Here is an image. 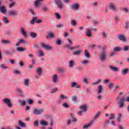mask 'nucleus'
Instances as JSON below:
<instances>
[{"instance_id":"nucleus-1","label":"nucleus","mask_w":129,"mask_h":129,"mask_svg":"<svg viewBox=\"0 0 129 129\" xmlns=\"http://www.w3.org/2000/svg\"><path fill=\"white\" fill-rule=\"evenodd\" d=\"M107 56V53L106 51H102L99 55V59L101 62H104L105 59H106V56Z\"/></svg>"},{"instance_id":"nucleus-2","label":"nucleus","mask_w":129,"mask_h":129,"mask_svg":"<svg viewBox=\"0 0 129 129\" xmlns=\"http://www.w3.org/2000/svg\"><path fill=\"white\" fill-rule=\"evenodd\" d=\"M43 112L44 109H37L36 108H33V114H35V115H40V114H42Z\"/></svg>"},{"instance_id":"nucleus-3","label":"nucleus","mask_w":129,"mask_h":129,"mask_svg":"<svg viewBox=\"0 0 129 129\" xmlns=\"http://www.w3.org/2000/svg\"><path fill=\"white\" fill-rule=\"evenodd\" d=\"M42 72H43V70H42V68H37L36 69V74L35 75V78L37 79H39L41 76L42 75Z\"/></svg>"},{"instance_id":"nucleus-4","label":"nucleus","mask_w":129,"mask_h":129,"mask_svg":"<svg viewBox=\"0 0 129 129\" xmlns=\"http://www.w3.org/2000/svg\"><path fill=\"white\" fill-rule=\"evenodd\" d=\"M3 102L5 104H7L9 108L13 107V104L11 102V100L8 98H5L3 100Z\"/></svg>"},{"instance_id":"nucleus-5","label":"nucleus","mask_w":129,"mask_h":129,"mask_svg":"<svg viewBox=\"0 0 129 129\" xmlns=\"http://www.w3.org/2000/svg\"><path fill=\"white\" fill-rule=\"evenodd\" d=\"M124 101H125V99L124 98H122L120 99L119 102L117 103L118 105V107L121 108L124 106Z\"/></svg>"},{"instance_id":"nucleus-6","label":"nucleus","mask_w":129,"mask_h":129,"mask_svg":"<svg viewBox=\"0 0 129 129\" xmlns=\"http://www.w3.org/2000/svg\"><path fill=\"white\" fill-rule=\"evenodd\" d=\"M79 4L75 3L72 5L71 8L73 11H78L79 10Z\"/></svg>"},{"instance_id":"nucleus-7","label":"nucleus","mask_w":129,"mask_h":129,"mask_svg":"<svg viewBox=\"0 0 129 129\" xmlns=\"http://www.w3.org/2000/svg\"><path fill=\"white\" fill-rule=\"evenodd\" d=\"M17 15H18V11L15 10H11L8 13V16L11 17H15Z\"/></svg>"},{"instance_id":"nucleus-8","label":"nucleus","mask_w":129,"mask_h":129,"mask_svg":"<svg viewBox=\"0 0 129 129\" xmlns=\"http://www.w3.org/2000/svg\"><path fill=\"white\" fill-rule=\"evenodd\" d=\"M41 46L42 48L45 49V50H52V47H51L49 45H47L45 44V43H42L41 44Z\"/></svg>"},{"instance_id":"nucleus-9","label":"nucleus","mask_w":129,"mask_h":129,"mask_svg":"<svg viewBox=\"0 0 129 129\" xmlns=\"http://www.w3.org/2000/svg\"><path fill=\"white\" fill-rule=\"evenodd\" d=\"M71 87H72V88H74V87H76V88H78V89H80V85L78 84L76 82H73L71 84Z\"/></svg>"},{"instance_id":"nucleus-10","label":"nucleus","mask_w":129,"mask_h":129,"mask_svg":"<svg viewBox=\"0 0 129 129\" xmlns=\"http://www.w3.org/2000/svg\"><path fill=\"white\" fill-rule=\"evenodd\" d=\"M119 40L122 41V42H126V38L123 35L119 34L118 36Z\"/></svg>"},{"instance_id":"nucleus-11","label":"nucleus","mask_w":129,"mask_h":129,"mask_svg":"<svg viewBox=\"0 0 129 129\" xmlns=\"http://www.w3.org/2000/svg\"><path fill=\"white\" fill-rule=\"evenodd\" d=\"M20 33L25 38L27 37V32H26V30H25L24 27L20 28Z\"/></svg>"},{"instance_id":"nucleus-12","label":"nucleus","mask_w":129,"mask_h":129,"mask_svg":"<svg viewBox=\"0 0 129 129\" xmlns=\"http://www.w3.org/2000/svg\"><path fill=\"white\" fill-rule=\"evenodd\" d=\"M109 68L111 71H114V72H118L119 71V69L117 67L110 66H109Z\"/></svg>"},{"instance_id":"nucleus-13","label":"nucleus","mask_w":129,"mask_h":129,"mask_svg":"<svg viewBox=\"0 0 129 129\" xmlns=\"http://www.w3.org/2000/svg\"><path fill=\"white\" fill-rule=\"evenodd\" d=\"M55 4H56V5H57L58 9H62V8H63V4L61 2V1H56L55 2Z\"/></svg>"},{"instance_id":"nucleus-14","label":"nucleus","mask_w":129,"mask_h":129,"mask_svg":"<svg viewBox=\"0 0 129 129\" xmlns=\"http://www.w3.org/2000/svg\"><path fill=\"white\" fill-rule=\"evenodd\" d=\"M94 122V120H91L90 123L84 125L83 126V129L88 128V127H89V126H90V125H91V124H92Z\"/></svg>"},{"instance_id":"nucleus-15","label":"nucleus","mask_w":129,"mask_h":129,"mask_svg":"<svg viewBox=\"0 0 129 129\" xmlns=\"http://www.w3.org/2000/svg\"><path fill=\"white\" fill-rule=\"evenodd\" d=\"M0 11L2 14H6L7 13V7L4 6H2L0 7Z\"/></svg>"},{"instance_id":"nucleus-16","label":"nucleus","mask_w":129,"mask_h":129,"mask_svg":"<svg viewBox=\"0 0 129 129\" xmlns=\"http://www.w3.org/2000/svg\"><path fill=\"white\" fill-rule=\"evenodd\" d=\"M41 5H42V1H36L34 2V8H38Z\"/></svg>"},{"instance_id":"nucleus-17","label":"nucleus","mask_w":129,"mask_h":129,"mask_svg":"<svg viewBox=\"0 0 129 129\" xmlns=\"http://www.w3.org/2000/svg\"><path fill=\"white\" fill-rule=\"evenodd\" d=\"M65 47H66V48H69V49H70V50H71V51H72V50H73L74 49H78V48H79V45H77L74 47H70V45H69L68 44H67L65 45Z\"/></svg>"},{"instance_id":"nucleus-18","label":"nucleus","mask_w":129,"mask_h":129,"mask_svg":"<svg viewBox=\"0 0 129 129\" xmlns=\"http://www.w3.org/2000/svg\"><path fill=\"white\" fill-rule=\"evenodd\" d=\"M52 82L53 83H57L58 82V76L57 75H54L52 76Z\"/></svg>"},{"instance_id":"nucleus-19","label":"nucleus","mask_w":129,"mask_h":129,"mask_svg":"<svg viewBox=\"0 0 129 129\" xmlns=\"http://www.w3.org/2000/svg\"><path fill=\"white\" fill-rule=\"evenodd\" d=\"M80 108L82 111H83L84 112H85L87 110V107L86 105H83L82 106H81L80 107Z\"/></svg>"},{"instance_id":"nucleus-20","label":"nucleus","mask_w":129,"mask_h":129,"mask_svg":"<svg viewBox=\"0 0 129 129\" xmlns=\"http://www.w3.org/2000/svg\"><path fill=\"white\" fill-rule=\"evenodd\" d=\"M109 7L112 10V11H113V12H116V7L111 3L109 4Z\"/></svg>"},{"instance_id":"nucleus-21","label":"nucleus","mask_w":129,"mask_h":129,"mask_svg":"<svg viewBox=\"0 0 129 129\" xmlns=\"http://www.w3.org/2000/svg\"><path fill=\"white\" fill-rule=\"evenodd\" d=\"M18 124L21 127H26V123L23 122L22 120L18 121Z\"/></svg>"},{"instance_id":"nucleus-22","label":"nucleus","mask_w":129,"mask_h":129,"mask_svg":"<svg viewBox=\"0 0 129 129\" xmlns=\"http://www.w3.org/2000/svg\"><path fill=\"white\" fill-rule=\"evenodd\" d=\"M84 54L87 58H90V54L88 52V50L85 49L84 51Z\"/></svg>"},{"instance_id":"nucleus-23","label":"nucleus","mask_w":129,"mask_h":129,"mask_svg":"<svg viewBox=\"0 0 129 129\" xmlns=\"http://www.w3.org/2000/svg\"><path fill=\"white\" fill-rule=\"evenodd\" d=\"M19 102L20 105H22V106H25V105H26V101H25L24 100L19 99Z\"/></svg>"},{"instance_id":"nucleus-24","label":"nucleus","mask_w":129,"mask_h":129,"mask_svg":"<svg viewBox=\"0 0 129 129\" xmlns=\"http://www.w3.org/2000/svg\"><path fill=\"white\" fill-rule=\"evenodd\" d=\"M113 50H114V52H119V51H121L122 48L120 46H117V47H114L113 48Z\"/></svg>"},{"instance_id":"nucleus-25","label":"nucleus","mask_w":129,"mask_h":129,"mask_svg":"<svg viewBox=\"0 0 129 129\" xmlns=\"http://www.w3.org/2000/svg\"><path fill=\"white\" fill-rule=\"evenodd\" d=\"M69 64L70 68H73V67H74V61L73 60H70L69 61Z\"/></svg>"},{"instance_id":"nucleus-26","label":"nucleus","mask_w":129,"mask_h":129,"mask_svg":"<svg viewBox=\"0 0 129 129\" xmlns=\"http://www.w3.org/2000/svg\"><path fill=\"white\" fill-rule=\"evenodd\" d=\"M83 66H87V64H89V61L88 60H84L81 62Z\"/></svg>"},{"instance_id":"nucleus-27","label":"nucleus","mask_w":129,"mask_h":129,"mask_svg":"<svg viewBox=\"0 0 129 129\" xmlns=\"http://www.w3.org/2000/svg\"><path fill=\"white\" fill-rule=\"evenodd\" d=\"M121 73L123 75H126V74H127V73H128V69H125L124 70H122L121 71Z\"/></svg>"},{"instance_id":"nucleus-28","label":"nucleus","mask_w":129,"mask_h":129,"mask_svg":"<svg viewBox=\"0 0 129 129\" xmlns=\"http://www.w3.org/2000/svg\"><path fill=\"white\" fill-rule=\"evenodd\" d=\"M102 92V86L99 85L98 86V94H100Z\"/></svg>"},{"instance_id":"nucleus-29","label":"nucleus","mask_w":129,"mask_h":129,"mask_svg":"<svg viewBox=\"0 0 129 129\" xmlns=\"http://www.w3.org/2000/svg\"><path fill=\"white\" fill-rule=\"evenodd\" d=\"M2 43L3 44H5L6 45H9V44L11 43V41L9 40H2Z\"/></svg>"},{"instance_id":"nucleus-30","label":"nucleus","mask_w":129,"mask_h":129,"mask_svg":"<svg viewBox=\"0 0 129 129\" xmlns=\"http://www.w3.org/2000/svg\"><path fill=\"white\" fill-rule=\"evenodd\" d=\"M30 36L31 38L34 39L37 37V34H36L35 32H31L30 33Z\"/></svg>"},{"instance_id":"nucleus-31","label":"nucleus","mask_w":129,"mask_h":129,"mask_svg":"<svg viewBox=\"0 0 129 129\" xmlns=\"http://www.w3.org/2000/svg\"><path fill=\"white\" fill-rule=\"evenodd\" d=\"M40 123L41 125H43V126L48 125V123L44 120H41L40 121Z\"/></svg>"},{"instance_id":"nucleus-32","label":"nucleus","mask_w":129,"mask_h":129,"mask_svg":"<svg viewBox=\"0 0 129 129\" xmlns=\"http://www.w3.org/2000/svg\"><path fill=\"white\" fill-rule=\"evenodd\" d=\"M117 120L118 122H120L121 121V114L119 113L118 114V116L117 117Z\"/></svg>"},{"instance_id":"nucleus-33","label":"nucleus","mask_w":129,"mask_h":129,"mask_svg":"<svg viewBox=\"0 0 129 129\" xmlns=\"http://www.w3.org/2000/svg\"><path fill=\"white\" fill-rule=\"evenodd\" d=\"M3 22L5 24H9V23H10V21H9V19H8V18L6 17L3 18Z\"/></svg>"},{"instance_id":"nucleus-34","label":"nucleus","mask_w":129,"mask_h":129,"mask_svg":"<svg viewBox=\"0 0 129 129\" xmlns=\"http://www.w3.org/2000/svg\"><path fill=\"white\" fill-rule=\"evenodd\" d=\"M81 50H79L76 51H74L73 54V55H80V54H81Z\"/></svg>"},{"instance_id":"nucleus-35","label":"nucleus","mask_w":129,"mask_h":129,"mask_svg":"<svg viewBox=\"0 0 129 129\" xmlns=\"http://www.w3.org/2000/svg\"><path fill=\"white\" fill-rule=\"evenodd\" d=\"M37 17H33L32 20L30 21V24L31 25H34L35 24V22H36V20H37Z\"/></svg>"},{"instance_id":"nucleus-36","label":"nucleus","mask_w":129,"mask_h":129,"mask_svg":"<svg viewBox=\"0 0 129 129\" xmlns=\"http://www.w3.org/2000/svg\"><path fill=\"white\" fill-rule=\"evenodd\" d=\"M99 115H100V112H98L95 115L94 117V119H93V120H96V119H97V118H98V117L99 116Z\"/></svg>"},{"instance_id":"nucleus-37","label":"nucleus","mask_w":129,"mask_h":129,"mask_svg":"<svg viewBox=\"0 0 129 129\" xmlns=\"http://www.w3.org/2000/svg\"><path fill=\"white\" fill-rule=\"evenodd\" d=\"M25 48H22V47H17L16 48L17 51H18V52H23L24 51H25Z\"/></svg>"},{"instance_id":"nucleus-38","label":"nucleus","mask_w":129,"mask_h":129,"mask_svg":"<svg viewBox=\"0 0 129 129\" xmlns=\"http://www.w3.org/2000/svg\"><path fill=\"white\" fill-rule=\"evenodd\" d=\"M0 67H1L3 69H10V68L6 66V64H0Z\"/></svg>"},{"instance_id":"nucleus-39","label":"nucleus","mask_w":129,"mask_h":129,"mask_svg":"<svg viewBox=\"0 0 129 129\" xmlns=\"http://www.w3.org/2000/svg\"><path fill=\"white\" fill-rule=\"evenodd\" d=\"M86 36H87V37H91V32H90V29H88L87 30Z\"/></svg>"},{"instance_id":"nucleus-40","label":"nucleus","mask_w":129,"mask_h":129,"mask_svg":"<svg viewBox=\"0 0 129 129\" xmlns=\"http://www.w3.org/2000/svg\"><path fill=\"white\" fill-rule=\"evenodd\" d=\"M59 98L60 99H62V100L64 99H67L68 98V96H65L63 95H59Z\"/></svg>"},{"instance_id":"nucleus-41","label":"nucleus","mask_w":129,"mask_h":129,"mask_svg":"<svg viewBox=\"0 0 129 129\" xmlns=\"http://www.w3.org/2000/svg\"><path fill=\"white\" fill-rule=\"evenodd\" d=\"M122 51H128L129 47L127 46H123L122 48Z\"/></svg>"},{"instance_id":"nucleus-42","label":"nucleus","mask_w":129,"mask_h":129,"mask_svg":"<svg viewBox=\"0 0 129 129\" xmlns=\"http://www.w3.org/2000/svg\"><path fill=\"white\" fill-rule=\"evenodd\" d=\"M72 100L74 102H76L77 101V97L76 96H73L72 97Z\"/></svg>"},{"instance_id":"nucleus-43","label":"nucleus","mask_w":129,"mask_h":129,"mask_svg":"<svg viewBox=\"0 0 129 129\" xmlns=\"http://www.w3.org/2000/svg\"><path fill=\"white\" fill-rule=\"evenodd\" d=\"M102 36L103 37V39H105V38L107 37V34H106V33L104 31L102 32Z\"/></svg>"},{"instance_id":"nucleus-44","label":"nucleus","mask_w":129,"mask_h":129,"mask_svg":"<svg viewBox=\"0 0 129 129\" xmlns=\"http://www.w3.org/2000/svg\"><path fill=\"white\" fill-rule=\"evenodd\" d=\"M24 85L25 86H29V79H27L24 81Z\"/></svg>"},{"instance_id":"nucleus-45","label":"nucleus","mask_w":129,"mask_h":129,"mask_svg":"<svg viewBox=\"0 0 129 129\" xmlns=\"http://www.w3.org/2000/svg\"><path fill=\"white\" fill-rule=\"evenodd\" d=\"M47 39H49V38H54V34L53 33H49L48 35L46 36Z\"/></svg>"},{"instance_id":"nucleus-46","label":"nucleus","mask_w":129,"mask_h":129,"mask_svg":"<svg viewBox=\"0 0 129 129\" xmlns=\"http://www.w3.org/2000/svg\"><path fill=\"white\" fill-rule=\"evenodd\" d=\"M62 43V40L61 39H57L56 41V44H57L58 46H60Z\"/></svg>"},{"instance_id":"nucleus-47","label":"nucleus","mask_w":129,"mask_h":129,"mask_svg":"<svg viewBox=\"0 0 129 129\" xmlns=\"http://www.w3.org/2000/svg\"><path fill=\"white\" fill-rule=\"evenodd\" d=\"M62 106H63V107H65L66 108H68L69 107V105L66 102L63 103L62 104Z\"/></svg>"},{"instance_id":"nucleus-48","label":"nucleus","mask_w":129,"mask_h":129,"mask_svg":"<svg viewBox=\"0 0 129 129\" xmlns=\"http://www.w3.org/2000/svg\"><path fill=\"white\" fill-rule=\"evenodd\" d=\"M115 117V116L114 115V114H111L109 119L110 120H111L112 119H114Z\"/></svg>"},{"instance_id":"nucleus-49","label":"nucleus","mask_w":129,"mask_h":129,"mask_svg":"<svg viewBox=\"0 0 129 129\" xmlns=\"http://www.w3.org/2000/svg\"><path fill=\"white\" fill-rule=\"evenodd\" d=\"M39 56L40 57H42V56H44V52H43V51H42V50H39Z\"/></svg>"},{"instance_id":"nucleus-50","label":"nucleus","mask_w":129,"mask_h":129,"mask_svg":"<svg viewBox=\"0 0 129 129\" xmlns=\"http://www.w3.org/2000/svg\"><path fill=\"white\" fill-rule=\"evenodd\" d=\"M19 42H20V44H22V43L26 44L27 43V42L23 39H20Z\"/></svg>"},{"instance_id":"nucleus-51","label":"nucleus","mask_w":129,"mask_h":129,"mask_svg":"<svg viewBox=\"0 0 129 129\" xmlns=\"http://www.w3.org/2000/svg\"><path fill=\"white\" fill-rule=\"evenodd\" d=\"M55 16H56V19H57V20H60V19H61V16H60V14H59L58 13H55Z\"/></svg>"},{"instance_id":"nucleus-52","label":"nucleus","mask_w":129,"mask_h":129,"mask_svg":"<svg viewBox=\"0 0 129 129\" xmlns=\"http://www.w3.org/2000/svg\"><path fill=\"white\" fill-rule=\"evenodd\" d=\"M72 26H73V27L76 26V21L75 20H72Z\"/></svg>"},{"instance_id":"nucleus-53","label":"nucleus","mask_w":129,"mask_h":129,"mask_svg":"<svg viewBox=\"0 0 129 129\" xmlns=\"http://www.w3.org/2000/svg\"><path fill=\"white\" fill-rule=\"evenodd\" d=\"M57 71H58V72H64L65 71L64 70V69L61 68H59L58 69H57Z\"/></svg>"},{"instance_id":"nucleus-54","label":"nucleus","mask_w":129,"mask_h":129,"mask_svg":"<svg viewBox=\"0 0 129 129\" xmlns=\"http://www.w3.org/2000/svg\"><path fill=\"white\" fill-rule=\"evenodd\" d=\"M43 12H44V13H46V12H48L49 10H48V8L47 7H44L42 8Z\"/></svg>"},{"instance_id":"nucleus-55","label":"nucleus","mask_w":129,"mask_h":129,"mask_svg":"<svg viewBox=\"0 0 129 129\" xmlns=\"http://www.w3.org/2000/svg\"><path fill=\"white\" fill-rule=\"evenodd\" d=\"M108 124H109V120H106L104 123V126H106Z\"/></svg>"},{"instance_id":"nucleus-56","label":"nucleus","mask_w":129,"mask_h":129,"mask_svg":"<svg viewBox=\"0 0 129 129\" xmlns=\"http://www.w3.org/2000/svg\"><path fill=\"white\" fill-rule=\"evenodd\" d=\"M42 21L41 19H36L35 23H37V24H40Z\"/></svg>"},{"instance_id":"nucleus-57","label":"nucleus","mask_w":129,"mask_h":129,"mask_svg":"<svg viewBox=\"0 0 129 129\" xmlns=\"http://www.w3.org/2000/svg\"><path fill=\"white\" fill-rule=\"evenodd\" d=\"M68 41L69 43H70V44L68 45H69V46L70 47L72 45V44H73V42L69 38L68 39Z\"/></svg>"},{"instance_id":"nucleus-58","label":"nucleus","mask_w":129,"mask_h":129,"mask_svg":"<svg viewBox=\"0 0 129 129\" xmlns=\"http://www.w3.org/2000/svg\"><path fill=\"white\" fill-rule=\"evenodd\" d=\"M83 112H83V111H82L81 110V111H79L77 113H78V115H80V116H81V115H82V114H83Z\"/></svg>"},{"instance_id":"nucleus-59","label":"nucleus","mask_w":129,"mask_h":129,"mask_svg":"<svg viewBox=\"0 0 129 129\" xmlns=\"http://www.w3.org/2000/svg\"><path fill=\"white\" fill-rule=\"evenodd\" d=\"M34 125H35V126H38L39 125V121L38 120H36L34 122Z\"/></svg>"},{"instance_id":"nucleus-60","label":"nucleus","mask_w":129,"mask_h":129,"mask_svg":"<svg viewBox=\"0 0 129 129\" xmlns=\"http://www.w3.org/2000/svg\"><path fill=\"white\" fill-rule=\"evenodd\" d=\"M63 27H64V25L63 24H58L56 25V28H63Z\"/></svg>"},{"instance_id":"nucleus-61","label":"nucleus","mask_w":129,"mask_h":129,"mask_svg":"<svg viewBox=\"0 0 129 129\" xmlns=\"http://www.w3.org/2000/svg\"><path fill=\"white\" fill-rule=\"evenodd\" d=\"M125 29H128L129 28V24L128 22H125V26L124 27Z\"/></svg>"},{"instance_id":"nucleus-62","label":"nucleus","mask_w":129,"mask_h":129,"mask_svg":"<svg viewBox=\"0 0 129 129\" xmlns=\"http://www.w3.org/2000/svg\"><path fill=\"white\" fill-rule=\"evenodd\" d=\"M114 55H115V52L112 51V52H111V53L110 54L109 57H112L113 56H114Z\"/></svg>"},{"instance_id":"nucleus-63","label":"nucleus","mask_w":129,"mask_h":129,"mask_svg":"<svg viewBox=\"0 0 129 129\" xmlns=\"http://www.w3.org/2000/svg\"><path fill=\"white\" fill-rule=\"evenodd\" d=\"M118 127H119V129H124V128H125V127H124L123 126H121V125H120V124L118 125Z\"/></svg>"},{"instance_id":"nucleus-64","label":"nucleus","mask_w":129,"mask_h":129,"mask_svg":"<svg viewBox=\"0 0 129 129\" xmlns=\"http://www.w3.org/2000/svg\"><path fill=\"white\" fill-rule=\"evenodd\" d=\"M19 65H20V67H23V66H24V62L20 61Z\"/></svg>"}]
</instances>
